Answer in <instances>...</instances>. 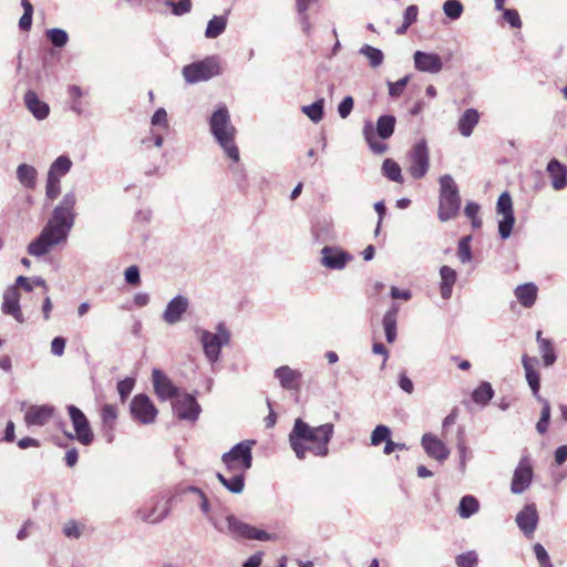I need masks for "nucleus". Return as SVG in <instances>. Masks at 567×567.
<instances>
[{"instance_id":"f257e3e1","label":"nucleus","mask_w":567,"mask_h":567,"mask_svg":"<svg viewBox=\"0 0 567 567\" xmlns=\"http://www.w3.org/2000/svg\"><path fill=\"white\" fill-rule=\"evenodd\" d=\"M76 195L66 193L60 204L53 209L40 235L28 246V252L33 257H42L54 247L66 243L75 221Z\"/></svg>"},{"instance_id":"f03ea898","label":"nucleus","mask_w":567,"mask_h":567,"mask_svg":"<svg viewBox=\"0 0 567 567\" xmlns=\"http://www.w3.org/2000/svg\"><path fill=\"white\" fill-rule=\"evenodd\" d=\"M333 432L334 425L332 423L310 426L301 419H297L289 434V443L299 460H303L307 453L324 457L329 453V442Z\"/></svg>"},{"instance_id":"7ed1b4c3","label":"nucleus","mask_w":567,"mask_h":567,"mask_svg":"<svg viewBox=\"0 0 567 567\" xmlns=\"http://www.w3.org/2000/svg\"><path fill=\"white\" fill-rule=\"evenodd\" d=\"M210 132L226 155L234 162L239 161V151L235 144L236 128L230 122L226 106H220L210 116Z\"/></svg>"},{"instance_id":"20e7f679","label":"nucleus","mask_w":567,"mask_h":567,"mask_svg":"<svg viewBox=\"0 0 567 567\" xmlns=\"http://www.w3.org/2000/svg\"><path fill=\"white\" fill-rule=\"evenodd\" d=\"M208 520L217 532L227 534L235 539L243 538L261 542L278 539L276 534H270L262 529H258L247 523L241 522L231 514L227 515L224 522H220L215 516H208Z\"/></svg>"},{"instance_id":"39448f33","label":"nucleus","mask_w":567,"mask_h":567,"mask_svg":"<svg viewBox=\"0 0 567 567\" xmlns=\"http://www.w3.org/2000/svg\"><path fill=\"white\" fill-rule=\"evenodd\" d=\"M440 202H439V219L447 221L454 218L461 206L458 188L449 174L440 177Z\"/></svg>"},{"instance_id":"423d86ee","label":"nucleus","mask_w":567,"mask_h":567,"mask_svg":"<svg viewBox=\"0 0 567 567\" xmlns=\"http://www.w3.org/2000/svg\"><path fill=\"white\" fill-rule=\"evenodd\" d=\"M199 339L205 357L210 363H215L220 358L221 348L229 343L230 333L223 323H219L216 332L199 330Z\"/></svg>"},{"instance_id":"0eeeda50","label":"nucleus","mask_w":567,"mask_h":567,"mask_svg":"<svg viewBox=\"0 0 567 567\" xmlns=\"http://www.w3.org/2000/svg\"><path fill=\"white\" fill-rule=\"evenodd\" d=\"M254 444L255 441H243L223 455V462L226 465L227 472H239L245 474V472L251 467V447Z\"/></svg>"},{"instance_id":"6e6552de","label":"nucleus","mask_w":567,"mask_h":567,"mask_svg":"<svg viewBox=\"0 0 567 567\" xmlns=\"http://www.w3.org/2000/svg\"><path fill=\"white\" fill-rule=\"evenodd\" d=\"M218 74H220V66L215 56L206 58L183 68V75L187 83L207 81Z\"/></svg>"},{"instance_id":"1a4fd4ad","label":"nucleus","mask_w":567,"mask_h":567,"mask_svg":"<svg viewBox=\"0 0 567 567\" xmlns=\"http://www.w3.org/2000/svg\"><path fill=\"white\" fill-rule=\"evenodd\" d=\"M408 171L415 179L424 177L430 168V154L425 140L413 145L408 154Z\"/></svg>"},{"instance_id":"9d476101","label":"nucleus","mask_w":567,"mask_h":567,"mask_svg":"<svg viewBox=\"0 0 567 567\" xmlns=\"http://www.w3.org/2000/svg\"><path fill=\"white\" fill-rule=\"evenodd\" d=\"M496 213L501 216V219L498 220V234L502 239H507L511 236L515 224L513 200L507 192L499 195L496 204Z\"/></svg>"},{"instance_id":"9b49d317","label":"nucleus","mask_w":567,"mask_h":567,"mask_svg":"<svg viewBox=\"0 0 567 567\" xmlns=\"http://www.w3.org/2000/svg\"><path fill=\"white\" fill-rule=\"evenodd\" d=\"M68 412L75 432L74 435L68 434V436L70 439H76L83 445L91 444L94 435L84 413L75 405H69Z\"/></svg>"},{"instance_id":"f8f14e48","label":"nucleus","mask_w":567,"mask_h":567,"mask_svg":"<svg viewBox=\"0 0 567 567\" xmlns=\"http://www.w3.org/2000/svg\"><path fill=\"white\" fill-rule=\"evenodd\" d=\"M132 416L142 424H151L157 416V410L145 394H137L131 402Z\"/></svg>"},{"instance_id":"ddd939ff","label":"nucleus","mask_w":567,"mask_h":567,"mask_svg":"<svg viewBox=\"0 0 567 567\" xmlns=\"http://www.w3.org/2000/svg\"><path fill=\"white\" fill-rule=\"evenodd\" d=\"M533 478V468L527 457H524L518 463L514 471L513 480L511 483V491L513 494L524 493L530 485Z\"/></svg>"},{"instance_id":"4468645a","label":"nucleus","mask_w":567,"mask_h":567,"mask_svg":"<svg viewBox=\"0 0 567 567\" xmlns=\"http://www.w3.org/2000/svg\"><path fill=\"white\" fill-rule=\"evenodd\" d=\"M54 406L50 404L30 405L24 413V423L27 426H44L53 417Z\"/></svg>"},{"instance_id":"2eb2a0df","label":"nucleus","mask_w":567,"mask_h":567,"mask_svg":"<svg viewBox=\"0 0 567 567\" xmlns=\"http://www.w3.org/2000/svg\"><path fill=\"white\" fill-rule=\"evenodd\" d=\"M422 447L427 456L443 463L450 456V449L446 444L432 433L423 434L421 439Z\"/></svg>"},{"instance_id":"dca6fc26","label":"nucleus","mask_w":567,"mask_h":567,"mask_svg":"<svg viewBox=\"0 0 567 567\" xmlns=\"http://www.w3.org/2000/svg\"><path fill=\"white\" fill-rule=\"evenodd\" d=\"M173 410L178 419L195 421L199 415L200 406L193 395L185 394L176 398Z\"/></svg>"},{"instance_id":"f3484780","label":"nucleus","mask_w":567,"mask_h":567,"mask_svg":"<svg viewBox=\"0 0 567 567\" xmlns=\"http://www.w3.org/2000/svg\"><path fill=\"white\" fill-rule=\"evenodd\" d=\"M321 255L322 266L333 270L343 269L352 259L351 255L339 247L326 246L322 248Z\"/></svg>"},{"instance_id":"a211bd4d","label":"nucleus","mask_w":567,"mask_h":567,"mask_svg":"<svg viewBox=\"0 0 567 567\" xmlns=\"http://www.w3.org/2000/svg\"><path fill=\"white\" fill-rule=\"evenodd\" d=\"M413 60L415 69L420 72L436 74L443 69V61L436 53L416 51Z\"/></svg>"},{"instance_id":"6ab92c4d","label":"nucleus","mask_w":567,"mask_h":567,"mask_svg":"<svg viewBox=\"0 0 567 567\" xmlns=\"http://www.w3.org/2000/svg\"><path fill=\"white\" fill-rule=\"evenodd\" d=\"M167 507L162 505L159 499L154 498L136 511V517L142 522L156 524L162 522L167 516Z\"/></svg>"},{"instance_id":"aec40b11","label":"nucleus","mask_w":567,"mask_h":567,"mask_svg":"<svg viewBox=\"0 0 567 567\" xmlns=\"http://www.w3.org/2000/svg\"><path fill=\"white\" fill-rule=\"evenodd\" d=\"M516 524L518 528L527 536L530 537L538 523V513L534 504H528L516 515Z\"/></svg>"},{"instance_id":"412c9836","label":"nucleus","mask_w":567,"mask_h":567,"mask_svg":"<svg viewBox=\"0 0 567 567\" xmlns=\"http://www.w3.org/2000/svg\"><path fill=\"white\" fill-rule=\"evenodd\" d=\"M2 311L6 315L12 316L20 323L24 321L20 308V293L16 286H10L6 289L3 293Z\"/></svg>"},{"instance_id":"4be33fe9","label":"nucleus","mask_w":567,"mask_h":567,"mask_svg":"<svg viewBox=\"0 0 567 567\" xmlns=\"http://www.w3.org/2000/svg\"><path fill=\"white\" fill-rule=\"evenodd\" d=\"M152 381L159 399L168 400L177 395V389L159 369H153Z\"/></svg>"},{"instance_id":"5701e85b","label":"nucleus","mask_w":567,"mask_h":567,"mask_svg":"<svg viewBox=\"0 0 567 567\" xmlns=\"http://www.w3.org/2000/svg\"><path fill=\"white\" fill-rule=\"evenodd\" d=\"M187 308V298L183 296H176L168 302L163 313V319L165 320V322L174 324L182 319V316L186 312Z\"/></svg>"},{"instance_id":"b1692460","label":"nucleus","mask_w":567,"mask_h":567,"mask_svg":"<svg viewBox=\"0 0 567 567\" xmlns=\"http://www.w3.org/2000/svg\"><path fill=\"white\" fill-rule=\"evenodd\" d=\"M522 363L525 370L526 380L528 382V385L533 392V395L537 400H542V396L539 395V389H540V378L539 373L535 370V365L537 364L536 358H530L528 355H523Z\"/></svg>"},{"instance_id":"393cba45","label":"nucleus","mask_w":567,"mask_h":567,"mask_svg":"<svg viewBox=\"0 0 567 567\" xmlns=\"http://www.w3.org/2000/svg\"><path fill=\"white\" fill-rule=\"evenodd\" d=\"M118 417L117 408L113 404H104L101 409V421L102 427L105 432L107 442H112L114 439V430L116 420Z\"/></svg>"},{"instance_id":"a878e982","label":"nucleus","mask_w":567,"mask_h":567,"mask_svg":"<svg viewBox=\"0 0 567 567\" xmlns=\"http://www.w3.org/2000/svg\"><path fill=\"white\" fill-rule=\"evenodd\" d=\"M24 103H25L28 110L32 113V115L37 120H44L48 117V115L50 113V107L45 102L41 101L38 97L35 92L29 90L24 94Z\"/></svg>"},{"instance_id":"bb28decb","label":"nucleus","mask_w":567,"mask_h":567,"mask_svg":"<svg viewBox=\"0 0 567 567\" xmlns=\"http://www.w3.org/2000/svg\"><path fill=\"white\" fill-rule=\"evenodd\" d=\"M275 375L279 380L281 386L287 390H297L300 386L301 373L292 370L288 365L278 368L275 371Z\"/></svg>"},{"instance_id":"cd10ccee","label":"nucleus","mask_w":567,"mask_h":567,"mask_svg":"<svg viewBox=\"0 0 567 567\" xmlns=\"http://www.w3.org/2000/svg\"><path fill=\"white\" fill-rule=\"evenodd\" d=\"M480 113L475 109H466L457 121V128L462 136L470 137L478 124Z\"/></svg>"},{"instance_id":"c85d7f7f","label":"nucleus","mask_w":567,"mask_h":567,"mask_svg":"<svg viewBox=\"0 0 567 567\" xmlns=\"http://www.w3.org/2000/svg\"><path fill=\"white\" fill-rule=\"evenodd\" d=\"M547 172L556 190L563 189L567 185V168L557 159H551L548 163Z\"/></svg>"},{"instance_id":"c756f323","label":"nucleus","mask_w":567,"mask_h":567,"mask_svg":"<svg viewBox=\"0 0 567 567\" xmlns=\"http://www.w3.org/2000/svg\"><path fill=\"white\" fill-rule=\"evenodd\" d=\"M537 291L538 289L536 285L528 282L517 286L514 292L519 303L526 308H529L536 301Z\"/></svg>"},{"instance_id":"7c9ffc66","label":"nucleus","mask_w":567,"mask_h":567,"mask_svg":"<svg viewBox=\"0 0 567 567\" xmlns=\"http://www.w3.org/2000/svg\"><path fill=\"white\" fill-rule=\"evenodd\" d=\"M399 307L393 305L384 315L382 323L385 338L389 343H393L396 339V316Z\"/></svg>"},{"instance_id":"2f4dec72","label":"nucleus","mask_w":567,"mask_h":567,"mask_svg":"<svg viewBox=\"0 0 567 567\" xmlns=\"http://www.w3.org/2000/svg\"><path fill=\"white\" fill-rule=\"evenodd\" d=\"M229 477L217 473L218 481L231 493L239 494L244 489V473L228 472Z\"/></svg>"},{"instance_id":"473e14b6","label":"nucleus","mask_w":567,"mask_h":567,"mask_svg":"<svg viewBox=\"0 0 567 567\" xmlns=\"http://www.w3.org/2000/svg\"><path fill=\"white\" fill-rule=\"evenodd\" d=\"M441 276V296L443 299H449L452 295V287L456 281V272L449 266H442L440 269Z\"/></svg>"},{"instance_id":"72a5a7b5","label":"nucleus","mask_w":567,"mask_h":567,"mask_svg":"<svg viewBox=\"0 0 567 567\" xmlns=\"http://www.w3.org/2000/svg\"><path fill=\"white\" fill-rule=\"evenodd\" d=\"M72 167V161L66 155L59 156L50 166L48 176L51 178L61 179L66 175Z\"/></svg>"},{"instance_id":"f704fd0d","label":"nucleus","mask_w":567,"mask_h":567,"mask_svg":"<svg viewBox=\"0 0 567 567\" xmlns=\"http://www.w3.org/2000/svg\"><path fill=\"white\" fill-rule=\"evenodd\" d=\"M37 175V169L31 165L20 164L17 168V178L27 188H34Z\"/></svg>"},{"instance_id":"c9c22d12","label":"nucleus","mask_w":567,"mask_h":567,"mask_svg":"<svg viewBox=\"0 0 567 567\" xmlns=\"http://www.w3.org/2000/svg\"><path fill=\"white\" fill-rule=\"evenodd\" d=\"M480 509V503L477 498L473 495L463 496L460 501L457 507V514L462 518H470L472 515L476 514Z\"/></svg>"},{"instance_id":"e433bc0d","label":"nucleus","mask_w":567,"mask_h":567,"mask_svg":"<svg viewBox=\"0 0 567 567\" xmlns=\"http://www.w3.org/2000/svg\"><path fill=\"white\" fill-rule=\"evenodd\" d=\"M396 120L393 115H382L377 121V134L382 140H388L394 132Z\"/></svg>"},{"instance_id":"4c0bfd02","label":"nucleus","mask_w":567,"mask_h":567,"mask_svg":"<svg viewBox=\"0 0 567 567\" xmlns=\"http://www.w3.org/2000/svg\"><path fill=\"white\" fill-rule=\"evenodd\" d=\"M226 27L227 18L224 16H215L207 23L205 37L208 39H215L225 31Z\"/></svg>"},{"instance_id":"58836bf2","label":"nucleus","mask_w":567,"mask_h":567,"mask_svg":"<svg viewBox=\"0 0 567 567\" xmlns=\"http://www.w3.org/2000/svg\"><path fill=\"white\" fill-rule=\"evenodd\" d=\"M494 390L489 382H482L472 393V400L480 404L486 405L493 398Z\"/></svg>"},{"instance_id":"ea45409f","label":"nucleus","mask_w":567,"mask_h":567,"mask_svg":"<svg viewBox=\"0 0 567 567\" xmlns=\"http://www.w3.org/2000/svg\"><path fill=\"white\" fill-rule=\"evenodd\" d=\"M68 93L70 96V107L71 110L78 114L81 115L84 112V103L82 102V97L84 96L83 90L78 85H71L68 89Z\"/></svg>"},{"instance_id":"a19ab883","label":"nucleus","mask_w":567,"mask_h":567,"mask_svg":"<svg viewBox=\"0 0 567 567\" xmlns=\"http://www.w3.org/2000/svg\"><path fill=\"white\" fill-rule=\"evenodd\" d=\"M363 134L367 143L369 144V147L373 153L383 154L388 150L386 144L375 141L372 123H367L364 125Z\"/></svg>"},{"instance_id":"79ce46f5","label":"nucleus","mask_w":567,"mask_h":567,"mask_svg":"<svg viewBox=\"0 0 567 567\" xmlns=\"http://www.w3.org/2000/svg\"><path fill=\"white\" fill-rule=\"evenodd\" d=\"M382 172L390 181L403 183L401 167L395 161L386 158L382 164Z\"/></svg>"},{"instance_id":"37998d69","label":"nucleus","mask_w":567,"mask_h":567,"mask_svg":"<svg viewBox=\"0 0 567 567\" xmlns=\"http://www.w3.org/2000/svg\"><path fill=\"white\" fill-rule=\"evenodd\" d=\"M323 105L324 100L319 99L310 105H303L301 111L306 114L313 123H319L323 117Z\"/></svg>"},{"instance_id":"c03bdc74","label":"nucleus","mask_w":567,"mask_h":567,"mask_svg":"<svg viewBox=\"0 0 567 567\" xmlns=\"http://www.w3.org/2000/svg\"><path fill=\"white\" fill-rule=\"evenodd\" d=\"M359 53L369 59L372 68H378L383 63L384 55L381 50L373 48L369 44H364L359 50Z\"/></svg>"},{"instance_id":"a18cd8bd","label":"nucleus","mask_w":567,"mask_h":567,"mask_svg":"<svg viewBox=\"0 0 567 567\" xmlns=\"http://www.w3.org/2000/svg\"><path fill=\"white\" fill-rule=\"evenodd\" d=\"M463 10V4L458 0H446L443 3V12L451 20L460 19Z\"/></svg>"},{"instance_id":"49530a36","label":"nucleus","mask_w":567,"mask_h":567,"mask_svg":"<svg viewBox=\"0 0 567 567\" xmlns=\"http://www.w3.org/2000/svg\"><path fill=\"white\" fill-rule=\"evenodd\" d=\"M391 437V430L389 426L380 424L371 433V445L378 446L382 442H386Z\"/></svg>"},{"instance_id":"de8ad7c7","label":"nucleus","mask_w":567,"mask_h":567,"mask_svg":"<svg viewBox=\"0 0 567 567\" xmlns=\"http://www.w3.org/2000/svg\"><path fill=\"white\" fill-rule=\"evenodd\" d=\"M539 350L546 367L553 365L556 361V354L548 339H539Z\"/></svg>"},{"instance_id":"09e8293b","label":"nucleus","mask_w":567,"mask_h":567,"mask_svg":"<svg viewBox=\"0 0 567 567\" xmlns=\"http://www.w3.org/2000/svg\"><path fill=\"white\" fill-rule=\"evenodd\" d=\"M21 6L23 8V14L19 20V27L23 31H28L31 28L33 7L29 0H22Z\"/></svg>"},{"instance_id":"8fccbe9b","label":"nucleus","mask_w":567,"mask_h":567,"mask_svg":"<svg viewBox=\"0 0 567 567\" xmlns=\"http://www.w3.org/2000/svg\"><path fill=\"white\" fill-rule=\"evenodd\" d=\"M49 40L58 48H62L66 44L69 37L68 33L62 29H50L47 32Z\"/></svg>"},{"instance_id":"3c124183","label":"nucleus","mask_w":567,"mask_h":567,"mask_svg":"<svg viewBox=\"0 0 567 567\" xmlns=\"http://www.w3.org/2000/svg\"><path fill=\"white\" fill-rule=\"evenodd\" d=\"M477 554L474 550L463 553L456 557L457 567H476Z\"/></svg>"},{"instance_id":"603ef678","label":"nucleus","mask_w":567,"mask_h":567,"mask_svg":"<svg viewBox=\"0 0 567 567\" xmlns=\"http://www.w3.org/2000/svg\"><path fill=\"white\" fill-rule=\"evenodd\" d=\"M409 80H410V76L406 75V76L400 79L396 82H390L389 81L388 82V86H389V94H390V96L399 97L403 93V91H404Z\"/></svg>"},{"instance_id":"864d4df0","label":"nucleus","mask_w":567,"mask_h":567,"mask_svg":"<svg viewBox=\"0 0 567 567\" xmlns=\"http://www.w3.org/2000/svg\"><path fill=\"white\" fill-rule=\"evenodd\" d=\"M470 237H464L458 243V258L460 260L465 264L468 262L472 258L471 247H470Z\"/></svg>"},{"instance_id":"5fc2aeb1","label":"nucleus","mask_w":567,"mask_h":567,"mask_svg":"<svg viewBox=\"0 0 567 567\" xmlns=\"http://www.w3.org/2000/svg\"><path fill=\"white\" fill-rule=\"evenodd\" d=\"M534 553H535V556H536L540 567H553L549 556H548V553L543 545L535 544Z\"/></svg>"},{"instance_id":"6e6d98bb","label":"nucleus","mask_w":567,"mask_h":567,"mask_svg":"<svg viewBox=\"0 0 567 567\" xmlns=\"http://www.w3.org/2000/svg\"><path fill=\"white\" fill-rule=\"evenodd\" d=\"M167 4L173 8V13L175 16H182V14L188 13L192 10V1L190 0H179L176 3L168 1Z\"/></svg>"},{"instance_id":"4d7b16f0","label":"nucleus","mask_w":567,"mask_h":567,"mask_svg":"<svg viewBox=\"0 0 567 567\" xmlns=\"http://www.w3.org/2000/svg\"><path fill=\"white\" fill-rule=\"evenodd\" d=\"M124 277L128 285L137 286L141 282L140 269L135 265L125 269Z\"/></svg>"},{"instance_id":"13d9d810","label":"nucleus","mask_w":567,"mask_h":567,"mask_svg":"<svg viewBox=\"0 0 567 567\" xmlns=\"http://www.w3.org/2000/svg\"><path fill=\"white\" fill-rule=\"evenodd\" d=\"M60 194V181L56 178H51L48 176L47 186H45V195L50 199H54Z\"/></svg>"},{"instance_id":"bf43d9fd","label":"nucleus","mask_w":567,"mask_h":567,"mask_svg":"<svg viewBox=\"0 0 567 567\" xmlns=\"http://www.w3.org/2000/svg\"><path fill=\"white\" fill-rule=\"evenodd\" d=\"M63 533L69 538H79L82 534V528L75 520H69L63 527Z\"/></svg>"},{"instance_id":"052dcab7","label":"nucleus","mask_w":567,"mask_h":567,"mask_svg":"<svg viewBox=\"0 0 567 567\" xmlns=\"http://www.w3.org/2000/svg\"><path fill=\"white\" fill-rule=\"evenodd\" d=\"M133 388H134L133 379H125L117 383V391H118V394H120L122 401H124L128 396V394L132 392Z\"/></svg>"},{"instance_id":"680f3d73","label":"nucleus","mask_w":567,"mask_h":567,"mask_svg":"<svg viewBox=\"0 0 567 567\" xmlns=\"http://www.w3.org/2000/svg\"><path fill=\"white\" fill-rule=\"evenodd\" d=\"M353 109V99L346 96L338 106V113L341 118H347Z\"/></svg>"},{"instance_id":"e2e57ef3","label":"nucleus","mask_w":567,"mask_h":567,"mask_svg":"<svg viewBox=\"0 0 567 567\" xmlns=\"http://www.w3.org/2000/svg\"><path fill=\"white\" fill-rule=\"evenodd\" d=\"M504 19L513 27V28H520L522 21L519 18V14L516 10L513 9H506L504 10Z\"/></svg>"},{"instance_id":"0e129e2a","label":"nucleus","mask_w":567,"mask_h":567,"mask_svg":"<svg viewBox=\"0 0 567 567\" xmlns=\"http://www.w3.org/2000/svg\"><path fill=\"white\" fill-rule=\"evenodd\" d=\"M152 124L162 126L164 128L168 127L167 113L163 107L158 109L154 113L152 116Z\"/></svg>"},{"instance_id":"69168bd1","label":"nucleus","mask_w":567,"mask_h":567,"mask_svg":"<svg viewBox=\"0 0 567 567\" xmlns=\"http://www.w3.org/2000/svg\"><path fill=\"white\" fill-rule=\"evenodd\" d=\"M65 339L62 337H55L51 342V352L56 357H61L64 353Z\"/></svg>"},{"instance_id":"338daca9","label":"nucleus","mask_w":567,"mask_h":567,"mask_svg":"<svg viewBox=\"0 0 567 567\" xmlns=\"http://www.w3.org/2000/svg\"><path fill=\"white\" fill-rule=\"evenodd\" d=\"M417 13H419V9L416 6H414V4L409 6L404 12V22H406V24H412L413 22L416 21Z\"/></svg>"},{"instance_id":"774afa93","label":"nucleus","mask_w":567,"mask_h":567,"mask_svg":"<svg viewBox=\"0 0 567 567\" xmlns=\"http://www.w3.org/2000/svg\"><path fill=\"white\" fill-rule=\"evenodd\" d=\"M262 560V554L256 553L251 555L244 564L243 567H259Z\"/></svg>"}]
</instances>
